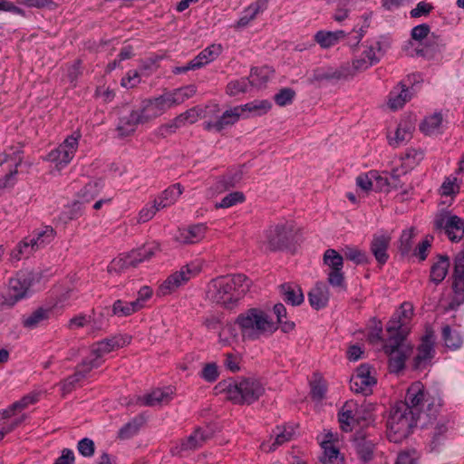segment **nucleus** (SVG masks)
<instances>
[{"mask_svg":"<svg viewBox=\"0 0 464 464\" xmlns=\"http://www.w3.org/2000/svg\"><path fill=\"white\" fill-rule=\"evenodd\" d=\"M242 173L239 170L230 171L218 178L216 189L222 192L234 188L241 179Z\"/></svg>","mask_w":464,"mask_h":464,"instance_id":"43","label":"nucleus"},{"mask_svg":"<svg viewBox=\"0 0 464 464\" xmlns=\"http://www.w3.org/2000/svg\"><path fill=\"white\" fill-rule=\"evenodd\" d=\"M280 293L284 300L292 305H299L304 302L302 290L296 285L283 284L280 285Z\"/></svg>","mask_w":464,"mask_h":464,"instance_id":"40","label":"nucleus"},{"mask_svg":"<svg viewBox=\"0 0 464 464\" xmlns=\"http://www.w3.org/2000/svg\"><path fill=\"white\" fill-rule=\"evenodd\" d=\"M115 346L114 339H105L102 342L94 343L91 348V355L96 356L102 361V357L111 353Z\"/></svg>","mask_w":464,"mask_h":464,"instance_id":"48","label":"nucleus"},{"mask_svg":"<svg viewBox=\"0 0 464 464\" xmlns=\"http://www.w3.org/2000/svg\"><path fill=\"white\" fill-rule=\"evenodd\" d=\"M453 295L446 310H455L464 303V253L459 252L454 259L452 274Z\"/></svg>","mask_w":464,"mask_h":464,"instance_id":"10","label":"nucleus"},{"mask_svg":"<svg viewBox=\"0 0 464 464\" xmlns=\"http://www.w3.org/2000/svg\"><path fill=\"white\" fill-rule=\"evenodd\" d=\"M311 396L313 399L319 401L325 395L327 385L325 381L319 373H314L310 382Z\"/></svg>","mask_w":464,"mask_h":464,"instance_id":"45","label":"nucleus"},{"mask_svg":"<svg viewBox=\"0 0 464 464\" xmlns=\"http://www.w3.org/2000/svg\"><path fill=\"white\" fill-rule=\"evenodd\" d=\"M207 227L204 224H196L180 228L174 237L175 241L188 245L195 244L202 240L205 237Z\"/></svg>","mask_w":464,"mask_h":464,"instance_id":"20","label":"nucleus"},{"mask_svg":"<svg viewBox=\"0 0 464 464\" xmlns=\"http://www.w3.org/2000/svg\"><path fill=\"white\" fill-rule=\"evenodd\" d=\"M241 108L243 109V112L249 111L255 112L256 115H262L270 110L271 103L268 101H254L241 106Z\"/></svg>","mask_w":464,"mask_h":464,"instance_id":"53","label":"nucleus"},{"mask_svg":"<svg viewBox=\"0 0 464 464\" xmlns=\"http://www.w3.org/2000/svg\"><path fill=\"white\" fill-rule=\"evenodd\" d=\"M340 428L344 432H351L356 427H365L372 421V412L366 408H353L338 414Z\"/></svg>","mask_w":464,"mask_h":464,"instance_id":"11","label":"nucleus"},{"mask_svg":"<svg viewBox=\"0 0 464 464\" xmlns=\"http://www.w3.org/2000/svg\"><path fill=\"white\" fill-rule=\"evenodd\" d=\"M175 392L171 387L157 388L150 392L140 397L138 403L145 406H154L156 404H169L172 402Z\"/></svg>","mask_w":464,"mask_h":464,"instance_id":"15","label":"nucleus"},{"mask_svg":"<svg viewBox=\"0 0 464 464\" xmlns=\"http://www.w3.org/2000/svg\"><path fill=\"white\" fill-rule=\"evenodd\" d=\"M99 191V183L90 182L80 191L79 197L82 202H90L98 196Z\"/></svg>","mask_w":464,"mask_h":464,"instance_id":"59","label":"nucleus"},{"mask_svg":"<svg viewBox=\"0 0 464 464\" xmlns=\"http://www.w3.org/2000/svg\"><path fill=\"white\" fill-rule=\"evenodd\" d=\"M442 338L449 348L457 349L462 343V339L459 333L452 332L449 325H445L442 328Z\"/></svg>","mask_w":464,"mask_h":464,"instance_id":"50","label":"nucleus"},{"mask_svg":"<svg viewBox=\"0 0 464 464\" xmlns=\"http://www.w3.org/2000/svg\"><path fill=\"white\" fill-rule=\"evenodd\" d=\"M352 0H329L331 4L336 5V12L334 16L335 21H343L348 16V9L346 6Z\"/></svg>","mask_w":464,"mask_h":464,"instance_id":"62","label":"nucleus"},{"mask_svg":"<svg viewBox=\"0 0 464 464\" xmlns=\"http://www.w3.org/2000/svg\"><path fill=\"white\" fill-rule=\"evenodd\" d=\"M146 422L145 417L140 414L123 425L118 431V439L129 440L138 434Z\"/></svg>","mask_w":464,"mask_h":464,"instance_id":"31","label":"nucleus"},{"mask_svg":"<svg viewBox=\"0 0 464 464\" xmlns=\"http://www.w3.org/2000/svg\"><path fill=\"white\" fill-rule=\"evenodd\" d=\"M34 280V275L29 271H21L9 280L8 286L2 295L0 305L13 307L18 301L24 298Z\"/></svg>","mask_w":464,"mask_h":464,"instance_id":"7","label":"nucleus"},{"mask_svg":"<svg viewBox=\"0 0 464 464\" xmlns=\"http://www.w3.org/2000/svg\"><path fill=\"white\" fill-rule=\"evenodd\" d=\"M200 377L208 382H214L219 376L218 367L216 362L206 363L200 373Z\"/></svg>","mask_w":464,"mask_h":464,"instance_id":"57","label":"nucleus"},{"mask_svg":"<svg viewBox=\"0 0 464 464\" xmlns=\"http://www.w3.org/2000/svg\"><path fill=\"white\" fill-rule=\"evenodd\" d=\"M295 92L291 88H284L275 95V102L279 106H285L292 103Z\"/></svg>","mask_w":464,"mask_h":464,"instance_id":"61","label":"nucleus"},{"mask_svg":"<svg viewBox=\"0 0 464 464\" xmlns=\"http://www.w3.org/2000/svg\"><path fill=\"white\" fill-rule=\"evenodd\" d=\"M262 73V71L258 69H255L251 71L250 78H241L239 80L231 81L227 83L226 88V92L229 96H236L239 93H244L247 92L249 85H260L263 82H266L267 81L266 76H262V81L257 82L255 79V76H258Z\"/></svg>","mask_w":464,"mask_h":464,"instance_id":"17","label":"nucleus"},{"mask_svg":"<svg viewBox=\"0 0 464 464\" xmlns=\"http://www.w3.org/2000/svg\"><path fill=\"white\" fill-rule=\"evenodd\" d=\"M201 270L199 265L196 263L188 264L171 274L159 287L158 294L168 295L176 291L179 286L186 284L191 277L198 275Z\"/></svg>","mask_w":464,"mask_h":464,"instance_id":"9","label":"nucleus"},{"mask_svg":"<svg viewBox=\"0 0 464 464\" xmlns=\"http://www.w3.org/2000/svg\"><path fill=\"white\" fill-rule=\"evenodd\" d=\"M268 1L269 0H256L255 3L251 4L245 10L243 16L237 21V26L244 27L247 25L260 12H263L267 7Z\"/></svg>","mask_w":464,"mask_h":464,"instance_id":"35","label":"nucleus"},{"mask_svg":"<svg viewBox=\"0 0 464 464\" xmlns=\"http://www.w3.org/2000/svg\"><path fill=\"white\" fill-rule=\"evenodd\" d=\"M414 130L415 125L411 120L401 121L396 129L395 136L393 138L389 137V144L392 147H398L410 141Z\"/></svg>","mask_w":464,"mask_h":464,"instance_id":"24","label":"nucleus"},{"mask_svg":"<svg viewBox=\"0 0 464 464\" xmlns=\"http://www.w3.org/2000/svg\"><path fill=\"white\" fill-rule=\"evenodd\" d=\"M296 238V229L293 221H283L270 226L265 232L264 244L270 251L289 248Z\"/></svg>","mask_w":464,"mask_h":464,"instance_id":"6","label":"nucleus"},{"mask_svg":"<svg viewBox=\"0 0 464 464\" xmlns=\"http://www.w3.org/2000/svg\"><path fill=\"white\" fill-rule=\"evenodd\" d=\"M80 135L68 137L63 143L48 154V160L56 162L58 169L66 166L74 157Z\"/></svg>","mask_w":464,"mask_h":464,"instance_id":"13","label":"nucleus"},{"mask_svg":"<svg viewBox=\"0 0 464 464\" xmlns=\"http://www.w3.org/2000/svg\"><path fill=\"white\" fill-rule=\"evenodd\" d=\"M441 113L435 112L432 115L426 117L420 124V130L425 135H434L440 132L442 126Z\"/></svg>","mask_w":464,"mask_h":464,"instance_id":"38","label":"nucleus"},{"mask_svg":"<svg viewBox=\"0 0 464 464\" xmlns=\"http://www.w3.org/2000/svg\"><path fill=\"white\" fill-rule=\"evenodd\" d=\"M250 286V279L243 274L221 276L208 282L206 296L213 304L225 309H233L246 295Z\"/></svg>","mask_w":464,"mask_h":464,"instance_id":"1","label":"nucleus"},{"mask_svg":"<svg viewBox=\"0 0 464 464\" xmlns=\"http://www.w3.org/2000/svg\"><path fill=\"white\" fill-rule=\"evenodd\" d=\"M390 188L402 189L401 200L405 199L404 196L408 195L412 189L411 182L408 170L405 167L401 166L394 168L389 173Z\"/></svg>","mask_w":464,"mask_h":464,"instance_id":"16","label":"nucleus"},{"mask_svg":"<svg viewBox=\"0 0 464 464\" xmlns=\"http://www.w3.org/2000/svg\"><path fill=\"white\" fill-rule=\"evenodd\" d=\"M434 226L437 229L444 230L450 240L458 242L464 236V219L450 212H441L435 220Z\"/></svg>","mask_w":464,"mask_h":464,"instance_id":"12","label":"nucleus"},{"mask_svg":"<svg viewBox=\"0 0 464 464\" xmlns=\"http://www.w3.org/2000/svg\"><path fill=\"white\" fill-rule=\"evenodd\" d=\"M376 383V379L371 375L370 366L362 364L350 380V388L355 393L367 396L372 393V387Z\"/></svg>","mask_w":464,"mask_h":464,"instance_id":"14","label":"nucleus"},{"mask_svg":"<svg viewBox=\"0 0 464 464\" xmlns=\"http://www.w3.org/2000/svg\"><path fill=\"white\" fill-rule=\"evenodd\" d=\"M209 439V435L200 428L196 429L192 434L181 440L179 451L196 450L201 448Z\"/></svg>","mask_w":464,"mask_h":464,"instance_id":"28","label":"nucleus"},{"mask_svg":"<svg viewBox=\"0 0 464 464\" xmlns=\"http://www.w3.org/2000/svg\"><path fill=\"white\" fill-rule=\"evenodd\" d=\"M391 240V236L385 233L374 234L372 237L370 250L379 265H384L389 258L387 250L390 246Z\"/></svg>","mask_w":464,"mask_h":464,"instance_id":"18","label":"nucleus"},{"mask_svg":"<svg viewBox=\"0 0 464 464\" xmlns=\"http://www.w3.org/2000/svg\"><path fill=\"white\" fill-rule=\"evenodd\" d=\"M50 313V309L39 307L28 316L24 317L22 324L25 328L34 329L49 319Z\"/></svg>","mask_w":464,"mask_h":464,"instance_id":"39","label":"nucleus"},{"mask_svg":"<svg viewBox=\"0 0 464 464\" xmlns=\"http://www.w3.org/2000/svg\"><path fill=\"white\" fill-rule=\"evenodd\" d=\"M420 457L416 450H406L398 454L396 464H419Z\"/></svg>","mask_w":464,"mask_h":464,"instance_id":"58","label":"nucleus"},{"mask_svg":"<svg viewBox=\"0 0 464 464\" xmlns=\"http://www.w3.org/2000/svg\"><path fill=\"white\" fill-rule=\"evenodd\" d=\"M327 281L333 287L345 289L344 275L342 270H330Z\"/></svg>","mask_w":464,"mask_h":464,"instance_id":"63","label":"nucleus"},{"mask_svg":"<svg viewBox=\"0 0 464 464\" xmlns=\"http://www.w3.org/2000/svg\"><path fill=\"white\" fill-rule=\"evenodd\" d=\"M425 390L420 382H413L407 390L405 406H419L424 402Z\"/></svg>","mask_w":464,"mask_h":464,"instance_id":"34","label":"nucleus"},{"mask_svg":"<svg viewBox=\"0 0 464 464\" xmlns=\"http://www.w3.org/2000/svg\"><path fill=\"white\" fill-rule=\"evenodd\" d=\"M344 257L356 264H362L367 261V257L364 252H362L358 248L346 247L343 251Z\"/></svg>","mask_w":464,"mask_h":464,"instance_id":"64","label":"nucleus"},{"mask_svg":"<svg viewBox=\"0 0 464 464\" xmlns=\"http://www.w3.org/2000/svg\"><path fill=\"white\" fill-rule=\"evenodd\" d=\"M221 49V45L219 44H212L207 47L193 59L194 65L198 69L214 61L220 54Z\"/></svg>","mask_w":464,"mask_h":464,"instance_id":"42","label":"nucleus"},{"mask_svg":"<svg viewBox=\"0 0 464 464\" xmlns=\"http://www.w3.org/2000/svg\"><path fill=\"white\" fill-rule=\"evenodd\" d=\"M101 365V360L96 356H90L84 358L81 363H79L76 367L75 372H77V376L85 379L87 374L94 368H98Z\"/></svg>","mask_w":464,"mask_h":464,"instance_id":"47","label":"nucleus"},{"mask_svg":"<svg viewBox=\"0 0 464 464\" xmlns=\"http://www.w3.org/2000/svg\"><path fill=\"white\" fill-rule=\"evenodd\" d=\"M245 201V195L240 191H235L225 196L219 203L216 204L217 208H227L237 203Z\"/></svg>","mask_w":464,"mask_h":464,"instance_id":"54","label":"nucleus"},{"mask_svg":"<svg viewBox=\"0 0 464 464\" xmlns=\"http://www.w3.org/2000/svg\"><path fill=\"white\" fill-rule=\"evenodd\" d=\"M444 47L443 40L432 34L422 47H416L414 51L418 56L433 59L442 52Z\"/></svg>","mask_w":464,"mask_h":464,"instance_id":"22","label":"nucleus"},{"mask_svg":"<svg viewBox=\"0 0 464 464\" xmlns=\"http://www.w3.org/2000/svg\"><path fill=\"white\" fill-rule=\"evenodd\" d=\"M386 331L389 337L385 341L383 351L390 358L391 370L399 372L404 368L405 361L412 351V348L406 343L409 328L404 322L393 315L387 324Z\"/></svg>","mask_w":464,"mask_h":464,"instance_id":"2","label":"nucleus"},{"mask_svg":"<svg viewBox=\"0 0 464 464\" xmlns=\"http://www.w3.org/2000/svg\"><path fill=\"white\" fill-rule=\"evenodd\" d=\"M90 326L91 333L93 334L101 329L95 319L85 314H80L71 318L67 324V328L71 331H74L79 328Z\"/></svg>","mask_w":464,"mask_h":464,"instance_id":"33","label":"nucleus"},{"mask_svg":"<svg viewBox=\"0 0 464 464\" xmlns=\"http://www.w3.org/2000/svg\"><path fill=\"white\" fill-rule=\"evenodd\" d=\"M182 192V186L179 183H176L166 188L154 201L161 209L174 204Z\"/></svg>","mask_w":464,"mask_h":464,"instance_id":"32","label":"nucleus"},{"mask_svg":"<svg viewBox=\"0 0 464 464\" xmlns=\"http://www.w3.org/2000/svg\"><path fill=\"white\" fill-rule=\"evenodd\" d=\"M344 36L345 33L343 30L335 32L319 31L314 35V40L322 48H329L336 44Z\"/></svg>","mask_w":464,"mask_h":464,"instance_id":"37","label":"nucleus"},{"mask_svg":"<svg viewBox=\"0 0 464 464\" xmlns=\"http://www.w3.org/2000/svg\"><path fill=\"white\" fill-rule=\"evenodd\" d=\"M46 397V392L43 391H33L24 395L20 401L13 403L12 406H29L43 402V399Z\"/></svg>","mask_w":464,"mask_h":464,"instance_id":"51","label":"nucleus"},{"mask_svg":"<svg viewBox=\"0 0 464 464\" xmlns=\"http://www.w3.org/2000/svg\"><path fill=\"white\" fill-rule=\"evenodd\" d=\"M371 178L373 182V189L376 191H389L390 182L389 176H382L376 170L371 171Z\"/></svg>","mask_w":464,"mask_h":464,"instance_id":"60","label":"nucleus"},{"mask_svg":"<svg viewBox=\"0 0 464 464\" xmlns=\"http://www.w3.org/2000/svg\"><path fill=\"white\" fill-rule=\"evenodd\" d=\"M411 412L414 413L416 427H428L436 419L435 408H423L422 410H412Z\"/></svg>","mask_w":464,"mask_h":464,"instance_id":"44","label":"nucleus"},{"mask_svg":"<svg viewBox=\"0 0 464 464\" xmlns=\"http://www.w3.org/2000/svg\"><path fill=\"white\" fill-rule=\"evenodd\" d=\"M414 229L403 231L400 237L399 251L401 255H408L412 249L413 245Z\"/></svg>","mask_w":464,"mask_h":464,"instance_id":"56","label":"nucleus"},{"mask_svg":"<svg viewBox=\"0 0 464 464\" xmlns=\"http://www.w3.org/2000/svg\"><path fill=\"white\" fill-rule=\"evenodd\" d=\"M342 69V66L339 68H317L314 70L312 76L308 79V82L313 84L315 82H320L323 81H346L345 76Z\"/></svg>","mask_w":464,"mask_h":464,"instance_id":"25","label":"nucleus"},{"mask_svg":"<svg viewBox=\"0 0 464 464\" xmlns=\"http://www.w3.org/2000/svg\"><path fill=\"white\" fill-rule=\"evenodd\" d=\"M324 262L331 270H342L343 257L334 249H327L324 254Z\"/></svg>","mask_w":464,"mask_h":464,"instance_id":"49","label":"nucleus"},{"mask_svg":"<svg viewBox=\"0 0 464 464\" xmlns=\"http://www.w3.org/2000/svg\"><path fill=\"white\" fill-rule=\"evenodd\" d=\"M154 255L153 249L140 248L131 250L121 258V267H136L140 263L150 259Z\"/></svg>","mask_w":464,"mask_h":464,"instance_id":"29","label":"nucleus"},{"mask_svg":"<svg viewBox=\"0 0 464 464\" xmlns=\"http://www.w3.org/2000/svg\"><path fill=\"white\" fill-rule=\"evenodd\" d=\"M450 266L447 255H439L430 267V280L435 285L440 284L446 277Z\"/></svg>","mask_w":464,"mask_h":464,"instance_id":"26","label":"nucleus"},{"mask_svg":"<svg viewBox=\"0 0 464 464\" xmlns=\"http://www.w3.org/2000/svg\"><path fill=\"white\" fill-rule=\"evenodd\" d=\"M329 289L328 286L323 283L318 282L308 294V299L311 306L316 310L325 307L329 301Z\"/></svg>","mask_w":464,"mask_h":464,"instance_id":"23","label":"nucleus"},{"mask_svg":"<svg viewBox=\"0 0 464 464\" xmlns=\"http://www.w3.org/2000/svg\"><path fill=\"white\" fill-rule=\"evenodd\" d=\"M274 313L277 317V324H282V331L287 333L294 329L295 324L292 322L284 321L283 318L286 316V309L283 304H276L274 305Z\"/></svg>","mask_w":464,"mask_h":464,"instance_id":"55","label":"nucleus"},{"mask_svg":"<svg viewBox=\"0 0 464 464\" xmlns=\"http://www.w3.org/2000/svg\"><path fill=\"white\" fill-rule=\"evenodd\" d=\"M242 339L256 341L272 335L278 328L271 316L260 308H249L236 319Z\"/></svg>","mask_w":464,"mask_h":464,"instance_id":"3","label":"nucleus"},{"mask_svg":"<svg viewBox=\"0 0 464 464\" xmlns=\"http://www.w3.org/2000/svg\"><path fill=\"white\" fill-rule=\"evenodd\" d=\"M411 98V94L408 88L404 83L401 82L390 92L388 106L393 111L401 109Z\"/></svg>","mask_w":464,"mask_h":464,"instance_id":"27","label":"nucleus"},{"mask_svg":"<svg viewBox=\"0 0 464 464\" xmlns=\"http://www.w3.org/2000/svg\"><path fill=\"white\" fill-rule=\"evenodd\" d=\"M372 66V63L365 58L360 57L353 60L352 64L344 63L342 65V69L343 71L345 80L353 79L357 72L366 71L368 68Z\"/></svg>","mask_w":464,"mask_h":464,"instance_id":"41","label":"nucleus"},{"mask_svg":"<svg viewBox=\"0 0 464 464\" xmlns=\"http://www.w3.org/2000/svg\"><path fill=\"white\" fill-rule=\"evenodd\" d=\"M243 113L241 106L234 107L230 110H227L217 121H216V130L221 131L228 126L235 124Z\"/></svg>","mask_w":464,"mask_h":464,"instance_id":"36","label":"nucleus"},{"mask_svg":"<svg viewBox=\"0 0 464 464\" xmlns=\"http://www.w3.org/2000/svg\"><path fill=\"white\" fill-rule=\"evenodd\" d=\"M56 232L51 226H45L42 228L34 231L33 237L30 240L33 243V247L36 250L44 247L50 244L55 237Z\"/></svg>","mask_w":464,"mask_h":464,"instance_id":"30","label":"nucleus"},{"mask_svg":"<svg viewBox=\"0 0 464 464\" xmlns=\"http://www.w3.org/2000/svg\"><path fill=\"white\" fill-rule=\"evenodd\" d=\"M35 251L37 250L33 247V243L30 238H24L17 245L16 248L12 251L11 258L14 260H20L23 257L27 258Z\"/></svg>","mask_w":464,"mask_h":464,"instance_id":"46","label":"nucleus"},{"mask_svg":"<svg viewBox=\"0 0 464 464\" xmlns=\"http://www.w3.org/2000/svg\"><path fill=\"white\" fill-rule=\"evenodd\" d=\"M434 355L433 341L431 336L426 335L418 347V353L413 359V368L415 370L425 369Z\"/></svg>","mask_w":464,"mask_h":464,"instance_id":"21","label":"nucleus"},{"mask_svg":"<svg viewBox=\"0 0 464 464\" xmlns=\"http://www.w3.org/2000/svg\"><path fill=\"white\" fill-rule=\"evenodd\" d=\"M353 441L356 453L362 461L367 462L373 458L376 443L367 434L358 431Z\"/></svg>","mask_w":464,"mask_h":464,"instance_id":"19","label":"nucleus"},{"mask_svg":"<svg viewBox=\"0 0 464 464\" xmlns=\"http://www.w3.org/2000/svg\"><path fill=\"white\" fill-rule=\"evenodd\" d=\"M293 429H286L285 427H276L275 441L269 447L268 450L273 451L278 446L284 444L286 441H289L293 437Z\"/></svg>","mask_w":464,"mask_h":464,"instance_id":"52","label":"nucleus"},{"mask_svg":"<svg viewBox=\"0 0 464 464\" xmlns=\"http://www.w3.org/2000/svg\"><path fill=\"white\" fill-rule=\"evenodd\" d=\"M160 115L161 113L153 99L149 100L145 102L140 113L131 111L129 116H124L120 119L118 136H128L135 131L136 126L139 123L149 122Z\"/></svg>","mask_w":464,"mask_h":464,"instance_id":"8","label":"nucleus"},{"mask_svg":"<svg viewBox=\"0 0 464 464\" xmlns=\"http://www.w3.org/2000/svg\"><path fill=\"white\" fill-rule=\"evenodd\" d=\"M423 408H391L387 419V438L391 442L401 443L412 433L416 420L412 410Z\"/></svg>","mask_w":464,"mask_h":464,"instance_id":"5","label":"nucleus"},{"mask_svg":"<svg viewBox=\"0 0 464 464\" xmlns=\"http://www.w3.org/2000/svg\"><path fill=\"white\" fill-rule=\"evenodd\" d=\"M227 398L235 404L255 403L266 392L265 384L255 377H241L225 385Z\"/></svg>","mask_w":464,"mask_h":464,"instance_id":"4","label":"nucleus"}]
</instances>
